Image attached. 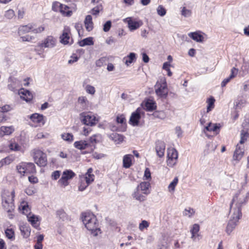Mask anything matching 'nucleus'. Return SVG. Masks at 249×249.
Masks as SVG:
<instances>
[{
  "label": "nucleus",
  "instance_id": "nucleus-1",
  "mask_svg": "<svg viewBox=\"0 0 249 249\" xmlns=\"http://www.w3.org/2000/svg\"><path fill=\"white\" fill-rule=\"evenodd\" d=\"M81 219L85 227L90 231L92 234L97 236L101 233L99 223L93 214L89 212L83 213L82 214Z\"/></svg>",
  "mask_w": 249,
  "mask_h": 249
},
{
  "label": "nucleus",
  "instance_id": "nucleus-2",
  "mask_svg": "<svg viewBox=\"0 0 249 249\" xmlns=\"http://www.w3.org/2000/svg\"><path fill=\"white\" fill-rule=\"evenodd\" d=\"M249 197V191H246L245 188H243L234 196L230 205V210L234 211L238 209L241 212L242 205L246 203Z\"/></svg>",
  "mask_w": 249,
  "mask_h": 249
},
{
  "label": "nucleus",
  "instance_id": "nucleus-3",
  "mask_svg": "<svg viewBox=\"0 0 249 249\" xmlns=\"http://www.w3.org/2000/svg\"><path fill=\"white\" fill-rule=\"evenodd\" d=\"M230 218L227 224L226 232L230 235L238 225L239 220L242 216V212L238 209L230 210Z\"/></svg>",
  "mask_w": 249,
  "mask_h": 249
},
{
  "label": "nucleus",
  "instance_id": "nucleus-4",
  "mask_svg": "<svg viewBox=\"0 0 249 249\" xmlns=\"http://www.w3.org/2000/svg\"><path fill=\"white\" fill-rule=\"evenodd\" d=\"M15 192L4 191L2 194V205L4 210L8 213L12 212L14 209V198Z\"/></svg>",
  "mask_w": 249,
  "mask_h": 249
},
{
  "label": "nucleus",
  "instance_id": "nucleus-5",
  "mask_svg": "<svg viewBox=\"0 0 249 249\" xmlns=\"http://www.w3.org/2000/svg\"><path fill=\"white\" fill-rule=\"evenodd\" d=\"M32 155L35 163L40 167H44L47 164L46 154L38 149H35L32 152Z\"/></svg>",
  "mask_w": 249,
  "mask_h": 249
},
{
  "label": "nucleus",
  "instance_id": "nucleus-6",
  "mask_svg": "<svg viewBox=\"0 0 249 249\" xmlns=\"http://www.w3.org/2000/svg\"><path fill=\"white\" fill-rule=\"evenodd\" d=\"M17 169L18 172L22 176H24L25 173L34 174L36 173V166L32 162H21L17 166Z\"/></svg>",
  "mask_w": 249,
  "mask_h": 249
},
{
  "label": "nucleus",
  "instance_id": "nucleus-7",
  "mask_svg": "<svg viewBox=\"0 0 249 249\" xmlns=\"http://www.w3.org/2000/svg\"><path fill=\"white\" fill-rule=\"evenodd\" d=\"M155 91L158 96L162 98H166L168 94V89L166 80L162 78L157 81L155 85Z\"/></svg>",
  "mask_w": 249,
  "mask_h": 249
},
{
  "label": "nucleus",
  "instance_id": "nucleus-8",
  "mask_svg": "<svg viewBox=\"0 0 249 249\" xmlns=\"http://www.w3.org/2000/svg\"><path fill=\"white\" fill-rule=\"evenodd\" d=\"M82 117V122L87 125L90 126L96 125L99 121L100 118L91 113H82L81 114Z\"/></svg>",
  "mask_w": 249,
  "mask_h": 249
},
{
  "label": "nucleus",
  "instance_id": "nucleus-9",
  "mask_svg": "<svg viewBox=\"0 0 249 249\" xmlns=\"http://www.w3.org/2000/svg\"><path fill=\"white\" fill-rule=\"evenodd\" d=\"M56 39L52 36H47L41 42L38 44L36 46V50H41L43 48H52L55 46Z\"/></svg>",
  "mask_w": 249,
  "mask_h": 249
},
{
  "label": "nucleus",
  "instance_id": "nucleus-10",
  "mask_svg": "<svg viewBox=\"0 0 249 249\" xmlns=\"http://www.w3.org/2000/svg\"><path fill=\"white\" fill-rule=\"evenodd\" d=\"M178 159V151L174 148H168L167 160L166 161L167 165L169 167H173L177 164Z\"/></svg>",
  "mask_w": 249,
  "mask_h": 249
},
{
  "label": "nucleus",
  "instance_id": "nucleus-11",
  "mask_svg": "<svg viewBox=\"0 0 249 249\" xmlns=\"http://www.w3.org/2000/svg\"><path fill=\"white\" fill-rule=\"evenodd\" d=\"M75 175L72 170H66L63 171L61 178L58 180V183L62 186L66 187L69 185L68 180L72 179Z\"/></svg>",
  "mask_w": 249,
  "mask_h": 249
},
{
  "label": "nucleus",
  "instance_id": "nucleus-12",
  "mask_svg": "<svg viewBox=\"0 0 249 249\" xmlns=\"http://www.w3.org/2000/svg\"><path fill=\"white\" fill-rule=\"evenodd\" d=\"M143 114L144 112L142 109L138 107L135 111L132 113L129 119V124L134 126L139 125L141 115Z\"/></svg>",
  "mask_w": 249,
  "mask_h": 249
},
{
  "label": "nucleus",
  "instance_id": "nucleus-13",
  "mask_svg": "<svg viewBox=\"0 0 249 249\" xmlns=\"http://www.w3.org/2000/svg\"><path fill=\"white\" fill-rule=\"evenodd\" d=\"M71 30L68 26H65L63 30L62 35L60 36V42L64 44H71L72 43V39L70 37Z\"/></svg>",
  "mask_w": 249,
  "mask_h": 249
},
{
  "label": "nucleus",
  "instance_id": "nucleus-14",
  "mask_svg": "<svg viewBox=\"0 0 249 249\" xmlns=\"http://www.w3.org/2000/svg\"><path fill=\"white\" fill-rule=\"evenodd\" d=\"M125 23L128 24V27L130 31H134L138 29L142 25V22L140 20H133L131 17H128L123 19Z\"/></svg>",
  "mask_w": 249,
  "mask_h": 249
},
{
  "label": "nucleus",
  "instance_id": "nucleus-15",
  "mask_svg": "<svg viewBox=\"0 0 249 249\" xmlns=\"http://www.w3.org/2000/svg\"><path fill=\"white\" fill-rule=\"evenodd\" d=\"M222 125L219 123L213 124L210 122L207 126H205L203 132L207 136H208L206 134V131L213 132L216 135H217L219 133L220 129Z\"/></svg>",
  "mask_w": 249,
  "mask_h": 249
},
{
  "label": "nucleus",
  "instance_id": "nucleus-16",
  "mask_svg": "<svg viewBox=\"0 0 249 249\" xmlns=\"http://www.w3.org/2000/svg\"><path fill=\"white\" fill-rule=\"evenodd\" d=\"M244 153V147L243 145H240L237 144L235 150L233 155V160L236 162H238L243 157Z\"/></svg>",
  "mask_w": 249,
  "mask_h": 249
},
{
  "label": "nucleus",
  "instance_id": "nucleus-17",
  "mask_svg": "<svg viewBox=\"0 0 249 249\" xmlns=\"http://www.w3.org/2000/svg\"><path fill=\"white\" fill-rule=\"evenodd\" d=\"M165 144L162 141H158L156 144L155 150L158 156L162 158L164 156Z\"/></svg>",
  "mask_w": 249,
  "mask_h": 249
},
{
  "label": "nucleus",
  "instance_id": "nucleus-18",
  "mask_svg": "<svg viewBox=\"0 0 249 249\" xmlns=\"http://www.w3.org/2000/svg\"><path fill=\"white\" fill-rule=\"evenodd\" d=\"M150 187V184L149 182H142L137 187V188L142 192L145 196L148 195L150 191L149 188Z\"/></svg>",
  "mask_w": 249,
  "mask_h": 249
},
{
  "label": "nucleus",
  "instance_id": "nucleus-19",
  "mask_svg": "<svg viewBox=\"0 0 249 249\" xmlns=\"http://www.w3.org/2000/svg\"><path fill=\"white\" fill-rule=\"evenodd\" d=\"M200 31L191 32L188 34V36L197 42H202L204 40V37Z\"/></svg>",
  "mask_w": 249,
  "mask_h": 249
},
{
  "label": "nucleus",
  "instance_id": "nucleus-20",
  "mask_svg": "<svg viewBox=\"0 0 249 249\" xmlns=\"http://www.w3.org/2000/svg\"><path fill=\"white\" fill-rule=\"evenodd\" d=\"M200 230L199 225L197 224H195L193 225L192 227L190 229V232L192 236L191 238L193 241H196V239L199 240V234L198 231Z\"/></svg>",
  "mask_w": 249,
  "mask_h": 249
},
{
  "label": "nucleus",
  "instance_id": "nucleus-21",
  "mask_svg": "<svg viewBox=\"0 0 249 249\" xmlns=\"http://www.w3.org/2000/svg\"><path fill=\"white\" fill-rule=\"evenodd\" d=\"M19 94L21 99L27 102L31 101L33 99L32 94L29 90L23 89L19 91Z\"/></svg>",
  "mask_w": 249,
  "mask_h": 249
},
{
  "label": "nucleus",
  "instance_id": "nucleus-22",
  "mask_svg": "<svg viewBox=\"0 0 249 249\" xmlns=\"http://www.w3.org/2000/svg\"><path fill=\"white\" fill-rule=\"evenodd\" d=\"M9 82L10 83L8 84V87L11 91H15L17 88L19 87V81L14 77H10L9 79Z\"/></svg>",
  "mask_w": 249,
  "mask_h": 249
},
{
  "label": "nucleus",
  "instance_id": "nucleus-23",
  "mask_svg": "<svg viewBox=\"0 0 249 249\" xmlns=\"http://www.w3.org/2000/svg\"><path fill=\"white\" fill-rule=\"evenodd\" d=\"M29 118L31 120V121L34 123H41L42 124H44L45 123L44 120V116L42 114L35 113L30 116Z\"/></svg>",
  "mask_w": 249,
  "mask_h": 249
},
{
  "label": "nucleus",
  "instance_id": "nucleus-24",
  "mask_svg": "<svg viewBox=\"0 0 249 249\" xmlns=\"http://www.w3.org/2000/svg\"><path fill=\"white\" fill-rule=\"evenodd\" d=\"M132 197L140 202H142L146 199V196L142 193L141 190L138 189L137 188L134 190L132 194Z\"/></svg>",
  "mask_w": 249,
  "mask_h": 249
},
{
  "label": "nucleus",
  "instance_id": "nucleus-25",
  "mask_svg": "<svg viewBox=\"0 0 249 249\" xmlns=\"http://www.w3.org/2000/svg\"><path fill=\"white\" fill-rule=\"evenodd\" d=\"M136 60V55L134 53H130L128 55L123 58L124 63L127 66H129L131 63Z\"/></svg>",
  "mask_w": 249,
  "mask_h": 249
},
{
  "label": "nucleus",
  "instance_id": "nucleus-26",
  "mask_svg": "<svg viewBox=\"0 0 249 249\" xmlns=\"http://www.w3.org/2000/svg\"><path fill=\"white\" fill-rule=\"evenodd\" d=\"M85 26L86 30L89 32L93 29V23L92 22V18L91 16L88 15L86 17L84 20Z\"/></svg>",
  "mask_w": 249,
  "mask_h": 249
},
{
  "label": "nucleus",
  "instance_id": "nucleus-27",
  "mask_svg": "<svg viewBox=\"0 0 249 249\" xmlns=\"http://www.w3.org/2000/svg\"><path fill=\"white\" fill-rule=\"evenodd\" d=\"M133 156L132 155H125L123 157V167L125 168H129L132 165V159Z\"/></svg>",
  "mask_w": 249,
  "mask_h": 249
},
{
  "label": "nucleus",
  "instance_id": "nucleus-28",
  "mask_svg": "<svg viewBox=\"0 0 249 249\" xmlns=\"http://www.w3.org/2000/svg\"><path fill=\"white\" fill-rule=\"evenodd\" d=\"M90 144L86 141H80L75 142L74 143V146L79 149L84 150L89 147Z\"/></svg>",
  "mask_w": 249,
  "mask_h": 249
},
{
  "label": "nucleus",
  "instance_id": "nucleus-29",
  "mask_svg": "<svg viewBox=\"0 0 249 249\" xmlns=\"http://www.w3.org/2000/svg\"><path fill=\"white\" fill-rule=\"evenodd\" d=\"M14 131L13 126H2L0 127V134L2 135H10Z\"/></svg>",
  "mask_w": 249,
  "mask_h": 249
},
{
  "label": "nucleus",
  "instance_id": "nucleus-30",
  "mask_svg": "<svg viewBox=\"0 0 249 249\" xmlns=\"http://www.w3.org/2000/svg\"><path fill=\"white\" fill-rule=\"evenodd\" d=\"M22 235L24 238H28L31 232L30 228L26 225H22L19 227Z\"/></svg>",
  "mask_w": 249,
  "mask_h": 249
},
{
  "label": "nucleus",
  "instance_id": "nucleus-31",
  "mask_svg": "<svg viewBox=\"0 0 249 249\" xmlns=\"http://www.w3.org/2000/svg\"><path fill=\"white\" fill-rule=\"evenodd\" d=\"M28 220L31 223L32 225L35 228L38 229L40 225V222L38 220V218L35 215H32L31 216H28Z\"/></svg>",
  "mask_w": 249,
  "mask_h": 249
},
{
  "label": "nucleus",
  "instance_id": "nucleus-32",
  "mask_svg": "<svg viewBox=\"0 0 249 249\" xmlns=\"http://www.w3.org/2000/svg\"><path fill=\"white\" fill-rule=\"evenodd\" d=\"M78 44L80 46L83 47L86 45H93L94 42L93 41V38L92 37H89L86 38L78 42Z\"/></svg>",
  "mask_w": 249,
  "mask_h": 249
},
{
  "label": "nucleus",
  "instance_id": "nucleus-33",
  "mask_svg": "<svg viewBox=\"0 0 249 249\" xmlns=\"http://www.w3.org/2000/svg\"><path fill=\"white\" fill-rule=\"evenodd\" d=\"M125 118L123 115H121L120 116H118L116 118V122L118 124H122L121 128L118 129V131H124L125 130L126 124L125 123Z\"/></svg>",
  "mask_w": 249,
  "mask_h": 249
},
{
  "label": "nucleus",
  "instance_id": "nucleus-34",
  "mask_svg": "<svg viewBox=\"0 0 249 249\" xmlns=\"http://www.w3.org/2000/svg\"><path fill=\"white\" fill-rule=\"evenodd\" d=\"M32 28L33 27L31 25L21 26L18 29V34L21 35L32 32Z\"/></svg>",
  "mask_w": 249,
  "mask_h": 249
},
{
  "label": "nucleus",
  "instance_id": "nucleus-35",
  "mask_svg": "<svg viewBox=\"0 0 249 249\" xmlns=\"http://www.w3.org/2000/svg\"><path fill=\"white\" fill-rule=\"evenodd\" d=\"M57 217L63 221L68 220L69 218L63 210H59L56 212Z\"/></svg>",
  "mask_w": 249,
  "mask_h": 249
},
{
  "label": "nucleus",
  "instance_id": "nucleus-36",
  "mask_svg": "<svg viewBox=\"0 0 249 249\" xmlns=\"http://www.w3.org/2000/svg\"><path fill=\"white\" fill-rule=\"evenodd\" d=\"M13 161V159L10 156L6 157L0 160V168L4 165H9Z\"/></svg>",
  "mask_w": 249,
  "mask_h": 249
},
{
  "label": "nucleus",
  "instance_id": "nucleus-37",
  "mask_svg": "<svg viewBox=\"0 0 249 249\" xmlns=\"http://www.w3.org/2000/svg\"><path fill=\"white\" fill-rule=\"evenodd\" d=\"M19 209L22 211L23 213L27 214L30 212V209L27 202H22L19 207Z\"/></svg>",
  "mask_w": 249,
  "mask_h": 249
},
{
  "label": "nucleus",
  "instance_id": "nucleus-38",
  "mask_svg": "<svg viewBox=\"0 0 249 249\" xmlns=\"http://www.w3.org/2000/svg\"><path fill=\"white\" fill-rule=\"evenodd\" d=\"M181 15L185 18H189L192 15V11L183 6L180 8Z\"/></svg>",
  "mask_w": 249,
  "mask_h": 249
},
{
  "label": "nucleus",
  "instance_id": "nucleus-39",
  "mask_svg": "<svg viewBox=\"0 0 249 249\" xmlns=\"http://www.w3.org/2000/svg\"><path fill=\"white\" fill-rule=\"evenodd\" d=\"M98 136V135H94L90 137L89 139L88 143L90 144L89 146L91 147V150H93L95 148V144L98 142V140L96 139Z\"/></svg>",
  "mask_w": 249,
  "mask_h": 249
},
{
  "label": "nucleus",
  "instance_id": "nucleus-40",
  "mask_svg": "<svg viewBox=\"0 0 249 249\" xmlns=\"http://www.w3.org/2000/svg\"><path fill=\"white\" fill-rule=\"evenodd\" d=\"M178 178L176 177L174 178L173 181L169 184L168 188L169 192H174L175 189V187L178 183Z\"/></svg>",
  "mask_w": 249,
  "mask_h": 249
},
{
  "label": "nucleus",
  "instance_id": "nucleus-41",
  "mask_svg": "<svg viewBox=\"0 0 249 249\" xmlns=\"http://www.w3.org/2000/svg\"><path fill=\"white\" fill-rule=\"evenodd\" d=\"M249 132L245 130L242 129L241 132V139L240 141V144H243L247 140V138L249 137Z\"/></svg>",
  "mask_w": 249,
  "mask_h": 249
},
{
  "label": "nucleus",
  "instance_id": "nucleus-42",
  "mask_svg": "<svg viewBox=\"0 0 249 249\" xmlns=\"http://www.w3.org/2000/svg\"><path fill=\"white\" fill-rule=\"evenodd\" d=\"M78 102L82 107H86L89 105V101L85 96H80L78 98Z\"/></svg>",
  "mask_w": 249,
  "mask_h": 249
},
{
  "label": "nucleus",
  "instance_id": "nucleus-43",
  "mask_svg": "<svg viewBox=\"0 0 249 249\" xmlns=\"http://www.w3.org/2000/svg\"><path fill=\"white\" fill-rule=\"evenodd\" d=\"M63 15H66L67 16H70L71 14V11L69 10V7L67 5L62 4V7L61 8V9L59 11Z\"/></svg>",
  "mask_w": 249,
  "mask_h": 249
},
{
  "label": "nucleus",
  "instance_id": "nucleus-44",
  "mask_svg": "<svg viewBox=\"0 0 249 249\" xmlns=\"http://www.w3.org/2000/svg\"><path fill=\"white\" fill-rule=\"evenodd\" d=\"M145 107L148 111H152L156 108L155 103L152 101H148L145 103Z\"/></svg>",
  "mask_w": 249,
  "mask_h": 249
},
{
  "label": "nucleus",
  "instance_id": "nucleus-45",
  "mask_svg": "<svg viewBox=\"0 0 249 249\" xmlns=\"http://www.w3.org/2000/svg\"><path fill=\"white\" fill-rule=\"evenodd\" d=\"M61 138L64 141L71 142L73 140V136L72 134L67 133L61 134Z\"/></svg>",
  "mask_w": 249,
  "mask_h": 249
},
{
  "label": "nucleus",
  "instance_id": "nucleus-46",
  "mask_svg": "<svg viewBox=\"0 0 249 249\" xmlns=\"http://www.w3.org/2000/svg\"><path fill=\"white\" fill-rule=\"evenodd\" d=\"M108 61V58L107 57H102L97 60H96L95 64L96 66L101 67Z\"/></svg>",
  "mask_w": 249,
  "mask_h": 249
},
{
  "label": "nucleus",
  "instance_id": "nucleus-47",
  "mask_svg": "<svg viewBox=\"0 0 249 249\" xmlns=\"http://www.w3.org/2000/svg\"><path fill=\"white\" fill-rule=\"evenodd\" d=\"M215 102V99L213 97H211L208 99L207 101L208 106L207 108V112L211 111L214 107V104Z\"/></svg>",
  "mask_w": 249,
  "mask_h": 249
},
{
  "label": "nucleus",
  "instance_id": "nucleus-48",
  "mask_svg": "<svg viewBox=\"0 0 249 249\" xmlns=\"http://www.w3.org/2000/svg\"><path fill=\"white\" fill-rule=\"evenodd\" d=\"M94 177L93 174H86L85 176L81 178L89 184L93 181Z\"/></svg>",
  "mask_w": 249,
  "mask_h": 249
},
{
  "label": "nucleus",
  "instance_id": "nucleus-49",
  "mask_svg": "<svg viewBox=\"0 0 249 249\" xmlns=\"http://www.w3.org/2000/svg\"><path fill=\"white\" fill-rule=\"evenodd\" d=\"M113 140L115 142H118V143L122 142L124 139V136L122 135L115 133L112 137Z\"/></svg>",
  "mask_w": 249,
  "mask_h": 249
},
{
  "label": "nucleus",
  "instance_id": "nucleus-50",
  "mask_svg": "<svg viewBox=\"0 0 249 249\" xmlns=\"http://www.w3.org/2000/svg\"><path fill=\"white\" fill-rule=\"evenodd\" d=\"M84 89L87 93L89 94L94 95L95 93V89L91 85H87L85 87Z\"/></svg>",
  "mask_w": 249,
  "mask_h": 249
},
{
  "label": "nucleus",
  "instance_id": "nucleus-51",
  "mask_svg": "<svg viewBox=\"0 0 249 249\" xmlns=\"http://www.w3.org/2000/svg\"><path fill=\"white\" fill-rule=\"evenodd\" d=\"M153 115L155 117L164 119L166 117V114L163 111H157L154 112Z\"/></svg>",
  "mask_w": 249,
  "mask_h": 249
},
{
  "label": "nucleus",
  "instance_id": "nucleus-52",
  "mask_svg": "<svg viewBox=\"0 0 249 249\" xmlns=\"http://www.w3.org/2000/svg\"><path fill=\"white\" fill-rule=\"evenodd\" d=\"M62 7V4L57 1H56L53 4L52 9L54 11L59 12Z\"/></svg>",
  "mask_w": 249,
  "mask_h": 249
},
{
  "label": "nucleus",
  "instance_id": "nucleus-53",
  "mask_svg": "<svg viewBox=\"0 0 249 249\" xmlns=\"http://www.w3.org/2000/svg\"><path fill=\"white\" fill-rule=\"evenodd\" d=\"M5 233L8 238L10 239L14 238V231L12 229H7L5 231Z\"/></svg>",
  "mask_w": 249,
  "mask_h": 249
},
{
  "label": "nucleus",
  "instance_id": "nucleus-54",
  "mask_svg": "<svg viewBox=\"0 0 249 249\" xmlns=\"http://www.w3.org/2000/svg\"><path fill=\"white\" fill-rule=\"evenodd\" d=\"M89 184L86 181H84L83 179L81 178L80 183L78 187V189L80 191H84L88 186Z\"/></svg>",
  "mask_w": 249,
  "mask_h": 249
},
{
  "label": "nucleus",
  "instance_id": "nucleus-55",
  "mask_svg": "<svg viewBox=\"0 0 249 249\" xmlns=\"http://www.w3.org/2000/svg\"><path fill=\"white\" fill-rule=\"evenodd\" d=\"M157 11L158 14L161 17L164 16L166 13V9L162 5H159L158 7Z\"/></svg>",
  "mask_w": 249,
  "mask_h": 249
},
{
  "label": "nucleus",
  "instance_id": "nucleus-56",
  "mask_svg": "<svg viewBox=\"0 0 249 249\" xmlns=\"http://www.w3.org/2000/svg\"><path fill=\"white\" fill-rule=\"evenodd\" d=\"M195 213V211L191 208H189L188 209H186L184 212V215L186 216H188V217H191L193 214H194Z\"/></svg>",
  "mask_w": 249,
  "mask_h": 249
},
{
  "label": "nucleus",
  "instance_id": "nucleus-57",
  "mask_svg": "<svg viewBox=\"0 0 249 249\" xmlns=\"http://www.w3.org/2000/svg\"><path fill=\"white\" fill-rule=\"evenodd\" d=\"M149 223L146 220H142L139 224V228L140 231H142L144 229L149 227Z\"/></svg>",
  "mask_w": 249,
  "mask_h": 249
},
{
  "label": "nucleus",
  "instance_id": "nucleus-58",
  "mask_svg": "<svg viewBox=\"0 0 249 249\" xmlns=\"http://www.w3.org/2000/svg\"><path fill=\"white\" fill-rule=\"evenodd\" d=\"M15 16L14 11L13 10L9 9L5 13L4 16L8 19L12 18Z\"/></svg>",
  "mask_w": 249,
  "mask_h": 249
},
{
  "label": "nucleus",
  "instance_id": "nucleus-59",
  "mask_svg": "<svg viewBox=\"0 0 249 249\" xmlns=\"http://www.w3.org/2000/svg\"><path fill=\"white\" fill-rule=\"evenodd\" d=\"M111 26V22L110 20L107 21L104 25L103 30L105 32L109 31Z\"/></svg>",
  "mask_w": 249,
  "mask_h": 249
},
{
  "label": "nucleus",
  "instance_id": "nucleus-60",
  "mask_svg": "<svg viewBox=\"0 0 249 249\" xmlns=\"http://www.w3.org/2000/svg\"><path fill=\"white\" fill-rule=\"evenodd\" d=\"M45 29L43 26H40L36 28H32V32L35 34L40 33L42 32Z\"/></svg>",
  "mask_w": 249,
  "mask_h": 249
},
{
  "label": "nucleus",
  "instance_id": "nucleus-61",
  "mask_svg": "<svg viewBox=\"0 0 249 249\" xmlns=\"http://www.w3.org/2000/svg\"><path fill=\"white\" fill-rule=\"evenodd\" d=\"M243 130L249 132V118L246 119L242 124Z\"/></svg>",
  "mask_w": 249,
  "mask_h": 249
},
{
  "label": "nucleus",
  "instance_id": "nucleus-62",
  "mask_svg": "<svg viewBox=\"0 0 249 249\" xmlns=\"http://www.w3.org/2000/svg\"><path fill=\"white\" fill-rule=\"evenodd\" d=\"M60 176V171H55L53 172L52 174V178L53 180H57Z\"/></svg>",
  "mask_w": 249,
  "mask_h": 249
},
{
  "label": "nucleus",
  "instance_id": "nucleus-63",
  "mask_svg": "<svg viewBox=\"0 0 249 249\" xmlns=\"http://www.w3.org/2000/svg\"><path fill=\"white\" fill-rule=\"evenodd\" d=\"M9 147L11 150L14 151H19L20 149V147L17 143H11L9 146Z\"/></svg>",
  "mask_w": 249,
  "mask_h": 249
},
{
  "label": "nucleus",
  "instance_id": "nucleus-64",
  "mask_svg": "<svg viewBox=\"0 0 249 249\" xmlns=\"http://www.w3.org/2000/svg\"><path fill=\"white\" fill-rule=\"evenodd\" d=\"M158 249H168L167 243L165 241H161L159 245Z\"/></svg>",
  "mask_w": 249,
  "mask_h": 249
}]
</instances>
